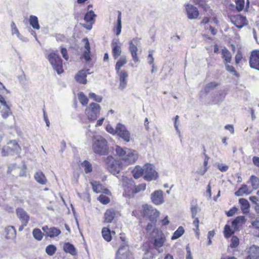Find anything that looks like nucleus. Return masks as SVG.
Wrapping results in <instances>:
<instances>
[{"mask_svg":"<svg viewBox=\"0 0 259 259\" xmlns=\"http://www.w3.org/2000/svg\"><path fill=\"white\" fill-rule=\"evenodd\" d=\"M153 233L155 234V236L152 239V244L153 247L158 250L160 248L163 246L166 240V237L161 231L157 229H154Z\"/></svg>","mask_w":259,"mask_h":259,"instance_id":"obj_7","label":"nucleus"},{"mask_svg":"<svg viewBox=\"0 0 259 259\" xmlns=\"http://www.w3.org/2000/svg\"><path fill=\"white\" fill-rule=\"evenodd\" d=\"M42 230L45 233V236L51 238L58 237L61 233V231L60 229L55 227H51L49 228L47 225L43 226L42 227Z\"/></svg>","mask_w":259,"mask_h":259,"instance_id":"obj_14","label":"nucleus"},{"mask_svg":"<svg viewBox=\"0 0 259 259\" xmlns=\"http://www.w3.org/2000/svg\"><path fill=\"white\" fill-rule=\"evenodd\" d=\"M146 187V185L145 183L139 184L138 186H135L134 189L133 190V193L135 194L138 193L141 191H144L145 190Z\"/></svg>","mask_w":259,"mask_h":259,"instance_id":"obj_49","label":"nucleus"},{"mask_svg":"<svg viewBox=\"0 0 259 259\" xmlns=\"http://www.w3.org/2000/svg\"><path fill=\"white\" fill-rule=\"evenodd\" d=\"M102 236L104 239L107 242L111 241L112 237L111 236V231L109 227H104L102 229Z\"/></svg>","mask_w":259,"mask_h":259,"instance_id":"obj_26","label":"nucleus"},{"mask_svg":"<svg viewBox=\"0 0 259 259\" xmlns=\"http://www.w3.org/2000/svg\"><path fill=\"white\" fill-rule=\"evenodd\" d=\"M239 238L236 236H233L231 238V243L230 244V247L232 248H236L239 245Z\"/></svg>","mask_w":259,"mask_h":259,"instance_id":"obj_47","label":"nucleus"},{"mask_svg":"<svg viewBox=\"0 0 259 259\" xmlns=\"http://www.w3.org/2000/svg\"><path fill=\"white\" fill-rule=\"evenodd\" d=\"M133 215L137 218L147 217L150 222L156 223L157 219L159 215V212L152 206L144 204L138 209L133 211Z\"/></svg>","mask_w":259,"mask_h":259,"instance_id":"obj_1","label":"nucleus"},{"mask_svg":"<svg viewBox=\"0 0 259 259\" xmlns=\"http://www.w3.org/2000/svg\"><path fill=\"white\" fill-rule=\"evenodd\" d=\"M82 165L84 167V171L86 174H88L92 171V166L89 161L84 160L82 163Z\"/></svg>","mask_w":259,"mask_h":259,"instance_id":"obj_43","label":"nucleus"},{"mask_svg":"<svg viewBox=\"0 0 259 259\" xmlns=\"http://www.w3.org/2000/svg\"><path fill=\"white\" fill-rule=\"evenodd\" d=\"M185 230L182 226H180L177 230L174 232L171 236V240H175L180 237L184 233Z\"/></svg>","mask_w":259,"mask_h":259,"instance_id":"obj_38","label":"nucleus"},{"mask_svg":"<svg viewBox=\"0 0 259 259\" xmlns=\"http://www.w3.org/2000/svg\"><path fill=\"white\" fill-rule=\"evenodd\" d=\"M222 58L224 59V62L225 64L231 62L232 56L231 53L226 48H224L222 50Z\"/></svg>","mask_w":259,"mask_h":259,"instance_id":"obj_28","label":"nucleus"},{"mask_svg":"<svg viewBox=\"0 0 259 259\" xmlns=\"http://www.w3.org/2000/svg\"><path fill=\"white\" fill-rule=\"evenodd\" d=\"M237 210L238 209L236 207H233L226 212V214L228 217H232L237 212Z\"/></svg>","mask_w":259,"mask_h":259,"instance_id":"obj_53","label":"nucleus"},{"mask_svg":"<svg viewBox=\"0 0 259 259\" xmlns=\"http://www.w3.org/2000/svg\"><path fill=\"white\" fill-rule=\"evenodd\" d=\"M118 212L114 208L107 209L104 213L103 223L104 224H109L113 222L114 219L117 218Z\"/></svg>","mask_w":259,"mask_h":259,"instance_id":"obj_13","label":"nucleus"},{"mask_svg":"<svg viewBox=\"0 0 259 259\" xmlns=\"http://www.w3.org/2000/svg\"><path fill=\"white\" fill-rule=\"evenodd\" d=\"M242 59V55L240 53L238 52L235 56V62L236 63L238 64Z\"/></svg>","mask_w":259,"mask_h":259,"instance_id":"obj_60","label":"nucleus"},{"mask_svg":"<svg viewBox=\"0 0 259 259\" xmlns=\"http://www.w3.org/2000/svg\"><path fill=\"white\" fill-rule=\"evenodd\" d=\"M77 97L79 102L83 106L87 105L89 103V99L83 92L78 93Z\"/></svg>","mask_w":259,"mask_h":259,"instance_id":"obj_36","label":"nucleus"},{"mask_svg":"<svg viewBox=\"0 0 259 259\" xmlns=\"http://www.w3.org/2000/svg\"><path fill=\"white\" fill-rule=\"evenodd\" d=\"M140 44V39L136 37L132 40L129 43V51L131 54L134 61L137 62L139 61L137 56V47Z\"/></svg>","mask_w":259,"mask_h":259,"instance_id":"obj_10","label":"nucleus"},{"mask_svg":"<svg viewBox=\"0 0 259 259\" xmlns=\"http://www.w3.org/2000/svg\"><path fill=\"white\" fill-rule=\"evenodd\" d=\"M161 223L162 226L167 225L169 223L167 216H166L163 219L161 220Z\"/></svg>","mask_w":259,"mask_h":259,"instance_id":"obj_64","label":"nucleus"},{"mask_svg":"<svg viewBox=\"0 0 259 259\" xmlns=\"http://www.w3.org/2000/svg\"><path fill=\"white\" fill-rule=\"evenodd\" d=\"M16 149V141L10 140L5 146L2 151V155L4 157L12 155L14 154Z\"/></svg>","mask_w":259,"mask_h":259,"instance_id":"obj_11","label":"nucleus"},{"mask_svg":"<svg viewBox=\"0 0 259 259\" xmlns=\"http://www.w3.org/2000/svg\"><path fill=\"white\" fill-rule=\"evenodd\" d=\"M98 200L103 204H104V205H106V204H108L109 202H110V198L103 195V194H101L98 197Z\"/></svg>","mask_w":259,"mask_h":259,"instance_id":"obj_48","label":"nucleus"},{"mask_svg":"<svg viewBox=\"0 0 259 259\" xmlns=\"http://www.w3.org/2000/svg\"><path fill=\"white\" fill-rule=\"evenodd\" d=\"M204 153L205 155V158L203 162L204 168L203 169H200L198 171V173L200 175H203L207 171L208 169L207 165L209 157L206 154H205V149L204 150Z\"/></svg>","mask_w":259,"mask_h":259,"instance_id":"obj_37","label":"nucleus"},{"mask_svg":"<svg viewBox=\"0 0 259 259\" xmlns=\"http://www.w3.org/2000/svg\"><path fill=\"white\" fill-rule=\"evenodd\" d=\"M226 69L228 71L233 73L234 75H237V73L236 72L235 68L233 66H230L229 65H226Z\"/></svg>","mask_w":259,"mask_h":259,"instance_id":"obj_57","label":"nucleus"},{"mask_svg":"<svg viewBox=\"0 0 259 259\" xmlns=\"http://www.w3.org/2000/svg\"><path fill=\"white\" fill-rule=\"evenodd\" d=\"M61 53L63 57L66 60L68 59V56L67 55V51L66 48H62L61 49Z\"/></svg>","mask_w":259,"mask_h":259,"instance_id":"obj_58","label":"nucleus"},{"mask_svg":"<svg viewBox=\"0 0 259 259\" xmlns=\"http://www.w3.org/2000/svg\"><path fill=\"white\" fill-rule=\"evenodd\" d=\"M148 63L149 64H150V65L154 64H153L154 63V58L153 57L152 53H149V55H148Z\"/></svg>","mask_w":259,"mask_h":259,"instance_id":"obj_63","label":"nucleus"},{"mask_svg":"<svg viewBox=\"0 0 259 259\" xmlns=\"http://www.w3.org/2000/svg\"><path fill=\"white\" fill-rule=\"evenodd\" d=\"M48 59L53 68L58 74L63 72L62 61L60 57L55 53H51L48 55Z\"/></svg>","mask_w":259,"mask_h":259,"instance_id":"obj_6","label":"nucleus"},{"mask_svg":"<svg viewBox=\"0 0 259 259\" xmlns=\"http://www.w3.org/2000/svg\"><path fill=\"white\" fill-rule=\"evenodd\" d=\"M82 41L84 42V48L85 50L83 52V57L87 62L91 60L90 57V45L89 40L87 38H84L82 39Z\"/></svg>","mask_w":259,"mask_h":259,"instance_id":"obj_25","label":"nucleus"},{"mask_svg":"<svg viewBox=\"0 0 259 259\" xmlns=\"http://www.w3.org/2000/svg\"><path fill=\"white\" fill-rule=\"evenodd\" d=\"M127 63L126 57L125 56H122L120 57L119 59L116 62L115 65V69L117 72H119V70L122 66Z\"/></svg>","mask_w":259,"mask_h":259,"instance_id":"obj_35","label":"nucleus"},{"mask_svg":"<svg viewBox=\"0 0 259 259\" xmlns=\"http://www.w3.org/2000/svg\"><path fill=\"white\" fill-rule=\"evenodd\" d=\"M232 21L238 28H241L247 25L246 17L241 15H237L232 18Z\"/></svg>","mask_w":259,"mask_h":259,"instance_id":"obj_18","label":"nucleus"},{"mask_svg":"<svg viewBox=\"0 0 259 259\" xmlns=\"http://www.w3.org/2000/svg\"><path fill=\"white\" fill-rule=\"evenodd\" d=\"M57 251V247L53 244H50L46 248V252L49 256L53 255Z\"/></svg>","mask_w":259,"mask_h":259,"instance_id":"obj_40","label":"nucleus"},{"mask_svg":"<svg viewBox=\"0 0 259 259\" xmlns=\"http://www.w3.org/2000/svg\"><path fill=\"white\" fill-rule=\"evenodd\" d=\"M92 148L94 152L96 154L101 155H106L108 152L107 141L101 136L94 137Z\"/></svg>","mask_w":259,"mask_h":259,"instance_id":"obj_3","label":"nucleus"},{"mask_svg":"<svg viewBox=\"0 0 259 259\" xmlns=\"http://www.w3.org/2000/svg\"><path fill=\"white\" fill-rule=\"evenodd\" d=\"M121 13L120 11L118 12V16L117 20V24L115 26L116 35H119L121 31Z\"/></svg>","mask_w":259,"mask_h":259,"instance_id":"obj_34","label":"nucleus"},{"mask_svg":"<svg viewBox=\"0 0 259 259\" xmlns=\"http://www.w3.org/2000/svg\"><path fill=\"white\" fill-rule=\"evenodd\" d=\"M105 163L107 170L114 175L119 174L122 169L121 162L112 156H108L105 159Z\"/></svg>","mask_w":259,"mask_h":259,"instance_id":"obj_4","label":"nucleus"},{"mask_svg":"<svg viewBox=\"0 0 259 259\" xmlns=\"http://www.w3.org/2000/svg\"><path fill=\"white\" fill-rule=\"evenodd\" d=\"M246 259H259V247L252 245L247 249Z\"/></svg>","mask_w":259,"mask_h":259,"instance_id":"obj_20","label":"nucleus"},{"mask_svg":"<svg viewBox=\"0 0 259 259\" xmlns=\"http://www.w3.org/2000/svg\"><path fill=\"white\" fill-rule=\"evenodd\" d=\"M32 235L36 240L40 241L43 238L44 234L39 229L35 228L32 231Z\"/></svg>","mask_w":259,"mask_h":259,"instance_id":"obj_39","label":"nucleus"},{"mask_svg":"<svg viewBox=\"0 0 259 259\" xmlns=\"http://www.w3.org/2000/svg\"><path fill=\"white\" fill-rule=\"evenodd\" d=\"M152 202L155 205H160L164 202L163 193L161 190L154 191L151 196Z\"/></svg>","mask_w":259,"mask_h":259,"instance_id":"obj_17","label":"nucleus"},{"mask_svg":"<svg viewBox=\"0 0 259 259\" xmlns=\"http://www.w3.org/2000/svg\"><path fill=\"white\" fill-rule=\"evenodd\" d=\"M156 223H152V222H150V223H148V224L146 225V228H145V229L146 230L147 232H149L150 231L153 226L155 225Z\"/></svg>","mask_w":259,"mask_h":259,"instance_id":"obj_59","label":"nucleus"},{"mask_svg":"<svg viewBox=\"0 0 259 259\" xmlns=\"http://www.w3.org/2000/svg\"><path fill=\"white\" fill-rule=\"evenodd\" d=\"M17 215L21 223V225L19 227V231H21L24 227L27 225L30 217L27 212L22 208H17Z\"/></svg>","mask_w":259,"mask_h":259,"instance_id":"obj_12","label":"nucleus"},{"mask_svg":"<svg viewBox=\"0 0 259 259\" xmlns=\"http://www.w3.org/2000/svg\"><path fill=\"white\" fill-rule=\"evenodd\" d=\"M116 155L126 164L134 163L138 158L137 152L127 148H122L118 145L115 146Z\"/></svg>","mask_w":259,"mask_h":259,"instance_id":"obj_2","label":"nucleus"},{"mask_svg":"<svg viewBox=\"0 0 259 259\" xmlns=\"http://www.w3.org/2000/svg\"><path fill=\"white\" fill-rule=\"evenodd\" d=\"M0 103L2 105L4 106V109L5 111H2V116L3 118H6L8 117L10 112V107L7 104V102L5 101L4 97L0 94Z\"/></svg>","mask_w":259,"mask_h":259,"instance_id":"obj_23","label":"nucleus"},{"mask_svg":"<svg viewBox=\"0 0 259 259\" xmlns=\"http://www.w3.org/2000/svg\"><path fill=\"white\" fill-rule=\"evenodd\" d=\"M133 176L134 178L138 179L142 176L144 177V167L136 165L132 170Z\"/></svg>","mask_w":259,"mask_h":259,"instance_id":"obj_27","label":"nucleus"},{"mask_svg":"<svg viewBox=\"0 0 259 259\" xmlns=\"http://www.w3.org/2000/svg\"><path fill=\"white\" fill-rule=\"evenodd\" d=\"M185 8L189 19H196L199 16V13L197 8L193 5L187 4L185 5Z\"/></svg>","mask_w":259,"mask_h":259,"instance_id":"obj_16","label":"nucleus"},{"mask_svg":"<svg viewBox=\"0 0 259 259\" xmlns=\"http://www.w3.org/2000/svg\"><path fill=\"white\" fill-rule=\"evenodd\" d=\"M191 211L192 213V217L195 218L198 212V206L197 205H193L191 207Z\"/></svg>","mask_w":259,"mask_h":259,"instance_id":"obj_54","label":"nucleus"},{"mask_svg":"<svg viewBox=\"0 0 259 259\" xmlns=\"http://www.w3.org/2000/svg\"><path fill=\"white\" fill-rule=\"evenodd\" d=\"M225 129L231 132V133L234 134V127L232 125L227 124L225 126Z\"/></svg>","mask_w":259,"mask_h":259,"instance_id":"obj_62","label":"nucleus"},{"mask_svg":"<svg viewBox=\"0 0 259 259\" xmlns=\"http://www.w3.org/2000/svg\"><path fill=\"white\" fill-rule=\"evenodd\" d=\"M34 178L40 184L44 185L47 183V179L41 171L37 172L34 175Z\"/></svg>","mask_w":259,"mask_h":259,"instance_id":"obj_32","label":"nucleus"},{"mask_svg":"<svg viewBox=\"0 0 259 259\" xmlns=\"http://www.w3.org/2000/svg\"><path fill=\"white\" fill-rule=\"evenodd\" d=\"M194 219V221L193 222V225L195 227V229H194L195 234L197 237L199 236L200 231L199 229V221L197 217L192 218Z\"/></svg>","mask_w":259,"mask_h":259,"instance_id":"obj_46","label":"nucleus"},{"mask_svg":"<svg viewBox=\"0 0 259 259\" xmlns=\"http://www.w3.org/2000/svg\"><path fill=\"white\" fill-rule=\"evenodd\" d=\"M158 177L152 164L146 163L144 165V179L147 181L155 180Z\"/></svg>","mask_w":259,"mask_h":259,"instance_id":"obj_8","label":"nucleus"},{"mask_svg":"<svg viewBox=\"0 0 259 259\" xmlns=\"http://www.w3.org/2000/svg\"><path fill=\"white\" fill-rule=\"evenodd\" d=\"M96 17V15L94 13V12L92 10L89 11L88 12L84 18V20L87 22H91L92 21H94V18Z\"/></svg>","mask_w":259,"mask_h":259,"instance_id":"obj_42","label":"nucleus"},{"mask_svg":"<svg viewBox=\"0 0 259 259\" xmlns=\"http://www.w3.org/2000/svg\"><path fill=\"white\" fill-rule=\"evenodd\" d=\"M253 163L256 166L259 167V157L257 156H254L252 158Z\"/></svg>","mask_w":259,"mask_h":259,"instance_id":"obj_61","label":"nucleus"},{"mask_svg":"<svg viewBox=\"0 0 259 259\" xmlns=\"http://www.w3.org/2000/svg\"><path fill=\"white\" fill-rule=\"evenodd\" d=\"M116 134L125 142H128L131 140V134L124 125L118 123L116 125Z\"/></svg>","mask_w":259,"mask_h":259,"instance_id":"obj_9","label":"nucleus"},{"mask_svg":"<svg viewBox=\"0 0 259 259\" xmlns=\"http://www.w3.org/2000/svg\"><path fill=\"white\" fill-rule=\"evenodd\" d=\"M239 202L241 205V209L243 212L244 213L248 212L250 207V205L247 200L245 198H240Z\"/></svg>","mask_w":259,"mask_h":259,"instance_id":"obj_31","label":"nucleus"},{"mask_svg":"<svg viewBox=\"0 0 259 259\" xmlns=\"http://www.w3.org/2000/svg\"><path fill=\"white\" fill-rule=\"evenodd\" d=\"M6 238L10 240H14L16 237V230L13 226H9L5 228Z\"/></svg>","mask_w":259,"mask_h":259,"instance_id":"obj_21","label":"nucleus"},{"mask_svg":"<svg viewBox=\"0 0 259 259\" xmlns=\"http://www.w3.org/2000/svg\"><path fill=\"white\" fill-rule=\"evenodd\" d=\"M249 65L251 68L259 70V50H254L251 52Z\"/></svg>","mask_w":259,"mask_h":259,"instance_id":"obj_15","label":"nucleus"},{"mask_svg":"<svg viewBox=\"0 0 259 259\" xmlns=\"http://www.w3.org/2000/svg\"><path fill=\"white\" fill-rule=\"evenodd\" d=\"M127 76V72L124 70H122L119 73L120 81H125Z\"/></svg>","mask_w":259,"mask_h":259,"instance_id":"obj_56","label":"nucleus"},{"mask_svg":"<svg viewBox=\"0 0 259 259\" xmlns=\"http://www.w3.org/2000/svg\"><path fill=\"white\" fill-rule=\"evenodd\" d=\"M29 22L33 29L38 30L40 28L38 20L36 16L30 15L29 16Z\"/></svg>","mask_w":259,"mask_h":259,"instance_id":"obj_30","label":"nucleus"},{"mask_svg":"<svg viewBox=\"0 0 259 259\" xmlns=\"http://www.w3.org/2000/svg\"><path fill=\"white\" fill-rule=\"evenodd\" d=\"M152 241H147L143 243L142 248L143 250L149 252L153 249Z\"/></svg>","mask_w":259,"mask_h":259,"instance_id":"obj_45","label":"nucleus"},{"mask_svg":"<svg viewBox=\"0 0 259 259\" xmlns=\"http://www.w3.org/2000/svg\"><path fill=\"white\" fill-rule=\"evenodd\" d=\"M63 249L66 253H68L72 255H76L77 251L74 246L69 242H65L63 246Z\"/></svg>","mask_w":259,"mask_h":259,"instance_id":"obj_24","label":"nucleus"},{"mask_svg":"<svg viewBox=\"0 0 259 259\" xmlns=\"http://www.w3.org/2000/svg\"><path fill=\"white\" fill-rule=\"evenodd\" d=\"M251 186L254 189H257L259 188V179L255 176H251L250 178Z\"/></svg>","mask_w":259,"mask_h":259,"instance_id":"obj_41","label":"nucleus"},{"mask_svg":"<svg viewBox=\"0 0 259 259\" xmlns=\"http://www.w3.org/2000/svg\"><path fill=\"white\" fill-rule=\"evenodd\" d=\"M91 184L92 186L93 191L97 193L102 192L107 193V192L109 191L108 189H104L103 186L99 182L94 181L91 182Z\"/></svg>","mask_w":259,"mask_h":259,"instance_id":"obj_22","label":"nucleus"},{"mask_svg":"<svg viewBox=\"0 0 259 259\" xmlns=\"http://www.w3.org/2000/svg\"><path fill=\"white\" fill-rule=\"evenodd\" d=\"M236 9L239 11L243 10L244 6V0H236Z\"/></svg>","mask_w":259,"mask_h":259,"instance_id":"obj_51","label":"nucleus"},{"mask_svg":"<svg viewBox=\"0 0 259 259\" xmlns=\"http://www.w3.org/2000/svg\"><path fill=\"white\" fill-rule=\"evenodd\" d=\"M250 193L248 188L246 185L243 184L241 187L235 192V194L236 196H242L244 194H249Z\"/></svg>","mask_w":259,"mask_h":259,"instance_id":"obj_33","label":"nucleus"},{"mask_svg":"<svg viewBox=\"0 0 259 259\" xmlns=\"http://www.w3.org/2000/svg\"><path fill=\"white\" fill-rule=\"evenodd\" d=\"M111 47L112 56L114 59H116L121 54V44L118 40H113Z\"/></svg>","mask_w":259,"mask_h":259,"instance_id":"obj_19","label":"nucleus"},{"mask_svg":"<svg viewBox=\"0 0 259 259\" xmlns=\"http://www.w3.org/2000/svg\"><path fill=\"white\" fill-rule=\"evenodd\" d=\"M106 131L110 134L114 135L116 133V127L114 129L111 125H107L106 127Z\"/></svg>","mask_w":259,"mask_h":259,"instance_id":"obj_52","label":"nucleus"},{"mask_svg":"<svg viewBox=\"0 0 259 259\" xmlns=\"http://www.w3.org/2000/svg\"><path fill=\"white\" fill-rule=\"evenodd\" d=\"M89 70H81L79 71L78 73L75 75L76 81H87V75L90 74Z\"/></svg>","mask_w":259,"mask_h":259,"instance_id":"obj_29","label":"nucleus"},{"mask_svg":"<svg viewBox=\"0 0 259 259\" xmlns=\"http://www.w3.org/2000/svg\"><path fill=\"white\" fill-rule=\"evenodd\" d=\"M244 221V216L237 217L233 221V224H235V225H237L239 223L243 222Z\"/></svg>","mask_w":259,"mask_h":259,"instance_id":"obj_55","label":"nucleus"},{"mask_svg":"<svg viewBox=\"0 0 259 259\" xmlns=\"http://www.w3.org/2000/svg\"><path fill=\"white\" fill-rule=\"evenodd\" d=\"M234 233V231L231 229L230 226L226 225L225 226L224 234L226 238L230 237Z\"/></svg>","mask_w":259,"mask_h":259,"instance_id":"obj_44","label":"nucleus"},{"mask_svg":"<svg viewBox=\"0 0 259 259\" xmlns=\"http://www.w3.org/2000/svg\"><path fill=\"white\" fill-rule=\"evenodd\" d=\"M89 97L92 99L94 101L100 103L102 101L103 97L101 96L97 95L94 93H90L89 94Z\"/></svg>","mask_w":259,"mask_h":259,"instance_id":"obj_50","label":"nucleus"},{"mask_svg":"<svg viewBox=\"0 0 259 259\" xmlns=\"http://www.w3.org/2000/svg\"><path fill=\"white\" fill-rule=\"evenodd\" d=\"M101 106L99 104L92 102L85 109L88 119L90 121L96 120L100 114Z\"/></svg>","mask_w":259,"mask_h":259,"instance_id":"obj_5","label":"nucleus"}]
</instances>
